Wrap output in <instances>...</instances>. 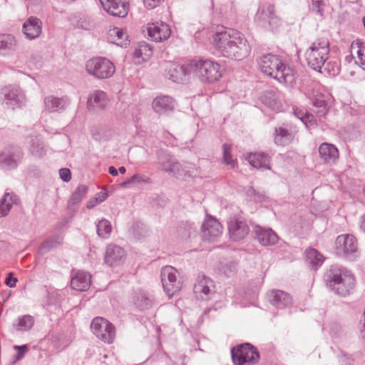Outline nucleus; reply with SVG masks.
<instances>
[{"label":"nucleus","instance_id":"f257e3e1","mask_svg":"<svg viewBox=\"0 0 365 365\" xmlns=\"http://www.w3.org/2000/svg\"><path fill=\"white\" fill-rule=\"evenodd\" d=\"M213 45L222 56L231 59L241 60L251 51L244 34L224 27L218 28L213 35Z\"/></svg>","mask_w":365,"mask_h":365},{"label":"nucleus","instance_id":"f03ea898","mask_svg":"<svg viewBox=\"0 0 365 365\" xmlns=\"http://www.w3.org/2000/svg\"><path fill=\"white\" fill-rule=\"evenodd\" d=\"M258 63L262 73L276 79L280 83L292 86L295 83L293 68L284 63L279 56L272 53L264 54L259 58Z\"/></svg>","mask_w":365,"mask_h":365},{"label":"nucleus","instance_id":"7ed1b4c3","mask_svg":"<svg viewBox=\"0 0 365 365\" xmlns=\"http://www.w3.org/2000/svg\"><path fill=\"white\" fill-rule=\"evenodd\" d=\"M190 70L203 83H215L222 76L224 68L211 59H194L189 63Z\"/></svg>","mask_w":365,"mask_h":365},{"label":"nucleus","instance_id":"20e7f679","mask_svg":"<svg viewBox=\"0 0 365 365\" xmlns=\"http://www.w3.org/2000/svg\"><path fill=\"white\" fill-rule=\"evenodd\" d=\"M330 43L327 38H321L314 41L305 52L308 66L313 70L322 72L321 69L329 58Z\"/></svg>","mask_w":365,"mask_h":365},{"label":"nucleus","instance_id":"39448f33","mask_svg":"<svg viewBox=\"0 0 365 365\" xmlns=\"http://www.w3.org/2000/svg\"><path fill=\"white\" fill-rule=\"evenodd\" d=\"M231 356L233 363L236 365L253 364L259 359L257 349L250 343L239 344L232 348Z\"/></svg>","mask_w":365,"mask_h":365},{"label":"nucleus","instance_id":"423d86ee","mask_svg":"<svg viewBox=\"0 0 365 365\" xmlns=\"http://www.w3.org/2000/svg\"><path fill=\"white\" fill-rule=\"evenodd\" d=\"M255 21L266 30L276 31L282 24L280 19L276 16L272 4L260 6L255 15Z\"/></svg>","mask_w":365,"mask_h":365},{"label":"nucleus","instance_id":"0eeeda50","mask_svg":"<svg viewBox=\"0 0 365 365\" xmlns=\"http://www.w3.org/2000/svg\"><path fill=\"white\" fill-rule=\"evenodd\" d=\"M86 71L98 78H110L115 72L114 64L108 58L97 57L88 60L86 64Z\"/></svg>","mask_w":365,"mask_h":365},{"label":"nucleus","instance_id":"6e6552de","mask_svg":"<svg viewBox=\"0 0 365 365\" xmlns=\"http://www.w3.org/2000/svg\"><path fill=\"white\" fill-rule=\"evenodd\" d=\"M91 329L97 338L108 344L114 341L115 329L113 324L107 319L98 317L91 323Z\"/></svg>","mask_w":365,"mask_h":365},{"label":"nucleus","instance_id":"1a4fd4ad","mask_svg":"<svg viewBox=\"0 0 365 365\" xmlns=\"http://www.w3.org/2000/svg\"><path fill=\"white\" fill-rule=\"evenodd\" d=\"M335 249L338 255L350 260L358 255V245L356 237L352 235H339L335 240Z\"/></svg>","mask_w":365,"mask_h":365},{"label":"nucleus","instance_id":"9d476101","mask_svg":"<svg viewBox=\"0 0 365 365\" xmlns=\"http://www.w3.org/2000/svg\"><path fill=\"white\" fill-rule=\"evenodd\" d=\"M178 277V271L173 267L166 266L161 270V282L169 297L175 294L181 289V282Z\"/></svg>","mask_w":365,"mask_h":365},{"label":"nucleus","instance_id":"9b49d317","mask_svg":"<svg viewBox=\"0 0 365 365\" xmlns=\"http://www.w3.org/2000/svg\"><path fill=\"white\" fill-rule=\"evenodd\" d=\"M24 156L21 148L16 145H9L0 153V167L6 170L16 168Z\"/></svg>","mask_w":365,"mask_h":365},{"label":"nucleus","instance_id":"f8f14e48","mask_svg":"<svg viewBox=\"0 0 365 365\" xmlns=\"http://www.w3.org/2000/svg\"><path fill=\"white\" fill-rule=\"evenodd\" d=\"M3 103L9 108L21 106L25 101L23 91L17 86L9 85L1 90Z\"/></svg>","mask_w":365,"mask_h":365},{"label":"nucleus","instance_id":"ddd939ff","mask_svg":"<svg viewBox=\"0 0 365 365\" xmlns=\"http://www.w3.org/2000/svg\"><path fill=\"white\" fill-rule=\"evenodd\" d=\"M201 232L205 240H215L222 233V226L217 219L207 215L201 226Z\"/></svg>","mask_w":365,"mask_h":365},{"label":"nucleus","instance_id":"4468645a","mask_svg":"<svg viewBox=\"0 0 365 365\" xmlns=\"http://www.w3.org/2000/svg\"><path fill=\"white\" fill-rule=\"evenodd\" d=\"M104 10L109 14L124 18L129 11L128 0H99Z\"/></svg>","mask_w":365,"mask_h":365},{"label":"nucleus","instance_id":"2eb2a0df","mask_svg":"<svg viewBox=\"0 0 365 365\" xmlns=\"http://www.w3.org/2000/svg\"><path fill=\"white\" fill-rule=\"evenodd\" d=\"M165 72L168 79L175 83H182L187 80V77L192 71L190 70L189 65L169 63L166 66Z\"/></svg>","mask_w":365,"mask_h":365},{"label":"nucleus","instance_id":"dca6fc26","mask_svg":"<svg viewBox=\"0 0 365 365\" xmlns=\"http://www.w3.org/2000/svg\"><path fill=\"white\" fill-rule=\"evenodd\" d=\"M292 124L285 123L275 128L274 143L278 145L285 146L292 142L297 130Z\"/></svg>","mask_w":365,"mask_h":365},{"label":"nucleus","instance_id":"f3484780","mask_svg":"<svg viewBox=\"0 0 365 365\" xmlns=\"http://www.w3.org/2000/svg\"><path fill=\"white\" fill-rule=\"evenodd\" d=\"M125 259V252L120 246L110 244L107 246L105 253V262L110 266H117L123 262Z\"/></svg>","mask_w":365,"mask_h":365},{"label":"nucleus","instance_id":"a211bd4d","mask_svg":"<svg viewBox=\"0 0 365 365\" xmlns=\"http://www.w3.org/2000/svg\"><path fill=\"white\" fill-rule=\"evenodd\" d=\"M22 32L27 39L37 38L42 33V21L36 16L29 17L23 24Z\"/></svg>","mask_w":365,"mask_h":365},{"label":"nucleus","instance_id":"6ab92c4d","mask_svg":"<svg viewBox=\"0 0 365 365\" xmlns=\"http://www.w3.org/2000/svg\"><path fill=\"white\" fill-rule=\"evenodd\" d=\"M147 29L148 36L157 42L168 39L171 34L170 26L163 22L149 24Z\"/></svg>","mask_w":365,"mask_h":365},{"label":"nucleus","instance_id":"aec40b11","mask_svg":"<svg viewBox=\"0 0 365 365\" xmlns=\"http://www.w3.org/2000/svg\"><path fill=\"white\" fill-rule=\"evenodd\" d=\"M228 230L232 240L238 241L247 235L249 227L243 220L238 218H231L228 221Z\"/></svg>","mask_w":365,"mask_h":365},{"label":"nucleus","instance_id":"412c9836","mask_svg":"<svg viewBox=\"0 0 365 365\" xmlns=\"http://www.w3.org/2000/svg\"><path fill=\"white\" fill-rule=\"evenodd\" d=\"M349 270L339 264L331 265L324 274V281L326 285L331 289L336 282L341 279Z\"/></svg>","mask_w":365,"mask_h":365},{"label":"nucleus","instance_id":"4be33fe9","mask_svg":"<svg viewBox=\"0 0 365 365\" xmlns=\"http://www.w3.org/2000/svg\"><path fill=\"white\" fill-rule=\"evenodd\" d=\"M152 106L155 113L165 114L174 110L176 102L171 96L161 95L154 98Z\"/></svg>","mask_w":365,"mask_h":365},{"label":"nucleus","instance_id":"5701e85b","mask_svg":"<svg viewBox=\"0 0 365 365\" xmlns=\"http://www.w3.org/2000/svg\"><path fill=\"white\" fill-rule=\"evenodd\" d=\"M355 281L354 274L349 271L341 277V279L336 282V284L331 287V290L338 295L346 296L349 294L351 290L354 287Z\"/></svg>","mask_w":365,"mask_h":365},{"label":"nucleus","instance_id":"b1692460","mask_svg":"<svg viewBox=\"0 0 365 365\" xmlns=\"http://www.w3.org/2000/svg\"><path fill=\"white\" fill-rule=\"evenodd\" d=\"M255 232L258 242L262 246H272L278 242L279 237L271 228L256 226Z\"/></svg>","mask_w":365,"mask_h":365},{"label":"nucleus","instance_id":"393cba45","mask_svg":"<svg viewBox=\"0 0 365 365\" xmlns=\"http://www.w3.org/2000/svg\"><path fill=\"white\" fill-rule=\"evenodd\" d=\"M269 302L277 309H284L292 304L291 296L282 290H272L267 294Z\"/></svg>","mask_w":365,"mask_h":365},{"label":"nucleus","instance_id":"a878e982","mask_svg":"<svg viewBox=\"0 0 365 365\" xmlns=\"http://www.w3.org/2000/svg\"><path fill=\"white\" fill-rule=\"evenodd\" d=\"M91 284V275L84 271H78L71 278V287L79 292H85L89 289Z\"/></svg>","mask_w":365,"mask_h":365},{"label":"nucleus","instance_id":"bb28decb","mask_svg":"<svg viewBox=\"0 0 365 365\" xmlns=\"http://www.w3.org/2000/svg\"><path fill=\"white\" fill-rule=\"evenodd\" d=\"M319 153L321 159L330 165L335 163L339 155L337 148L328 143H323L320 145Z\"/></svg>","mask_w":365,"mask_h":365},{"label":"nucleus","instance_id":"cd10ccee","mask_svg":"<svg viewBox=\"0 0 365 365\" xmlns=\"http://www.w3.org/2000/svg\"><path fill=\"white\" fill-rule=\"evenodd\" d=\"M194 292L196 294H203L209 298L215 292L213 281L205 275L199 276L194 285Z\"/></svg>","mask_w":365,"mask_h":365},{"label":"nucleus","instance_id":"c85d7f7f","mask_svg":"<svg viewBox=\"0 0 365 365\" xmlns=\"http://www.w3.org/2000/svg\"><path fill=\"white\" fill-rule=\"evenodd\" d=\"M153 54L152 47L146 42L142 41L137 44L133 51V59L135 63L140 64L148 61Z\"/></svg>","mask_w":365,"mask_h":365},{"label":"nucleus","instance_id":"c756f323","mask_svg":"<svg viewBox=\"0 0 365 365\" xmlns=\"http://www.w3.org/2000/svg\"><path fill=\"white\" fill-rule=\"evenodd\" d=\"M108 104V99L106 93L103 91L96 90L89 94L88 98V108H97L104 109Z\"/></svg>","mask_w":365,"mask_h":365},{"label":"nucleus","instance_id":"7c9ffc66","mask_svg":"<svg viewBox=\"0 0 365 365\" xmlns=\"http://www.w3.org/2000/svg\"><path fill=\"white\" fill-rule=\"evenodd\" d=\"M44 104L46 109L49 112H58L69 105V100L66 97L56 98L51 96L45 98Z\"/></svg>","mask_w":365,"mask_h":365},{"label":"nucleus","instance_id":"2f4dec72","mask_svg":"<svg viewBox=\"0 0 365 365\" xmlns=\"http://www.w3.org/2000/svg\"><path fill=\"white\" fill-rule=\"evenodd\" d=\"M17 48V41L11 34H0V53L7 56L14 53Z\"/></svg>","mask_w":365,"mask_h":365},{"label":"nucleus","instance_id":"473e14b6","mask_svg":"<svg viewBox=\"0 0 365 365\" xmlns=\"http://www.w3.org/2000/svg\"><path fill=\"white\" fill-rule=\"evenodd\" d=\"M246 159L253 168L270 170L269 157L267 154L264 153H250Z\"/></svg>","mask_w":365,"mask_h":365},{"label":"nucleus","instance_id":"72a5a7b5","mask_svg":"<svg viewBox=\"0 0 365 365\" xmlns=\"http://www.w3.org/2000/svg\"><path fill=\"white\" fill-rule=\"evenodd\" d=\"M19 202L18 196L14 192H5L0 200V217L7 215L14 205Z\"/></svg>","mask_w":365,"mask_h":365},{"label":"nucleus","instance_id":"f704fd0d","mask_svg":"<svg viewBox=\"0 0 365 365\" xmlns=\"http://www.w3.org/2000/svg\"><path fill=\"white\" fill-rule=\"evenodd\" d=\"M135 307L141 311L152 308L155 304L152 296L144 292L137 293L133 298Z\"/></svg>","mask_w":365,"mask_h":365},{"label":"nucleus","instance_id":"c9c22d12","mask_svg":"<svg viewBox=\"0 0 365 365\" xmlns=\"http://www.w3.org/2000/svg\"><path fill=\"white\" fill-rule=\"evenodd\" d=\"M305 259L307 263L313 269H317L322 265L324 261V257L322 254L314 248L306 250Z\"/></svg>","mask_w":365,"mask_h":365},{"label":"nucleus","instance_id":"e433bc0d","mask_svg":"<svg viewBox=\"0 0 365 365\" xmlns=\"http://www.w3.org/2000/svg\"><path fill=\"white\" fill-rule=\"evenodd\" d=\"M34 318L29 315L25 314L19 316L12 323L14 329L17 331H28L31 329L34 324Z\"/></svg>","mask_w":365,"mask_h":365},{"label":"nucleus","instance_id":"4c0bfd02","mask_svg":"<svg viewBox=\"0 0 365 365\" xmlns=\"http://www.w3.org/2000/svg\"><path fill=\"white\" fill-rule=\"evenodd\" d=\"M29 144V150L33 156L42 158L45 155L46 148L41 138L38 136H31Z\"/></svg>","mask_w":365,"mask_h":365},{"label":"nucleus","instance_id":"58836bf2","mask_svg":"<svg viewBox=\"0 0 365 365\" xmlns=\"http://www.w3.org/2000/svg\"><path fill=\"white\" fill-rule=\"evenodd\" d=\"M312 105L314 108L313 112L320 121H322L328 113V108L324 96H317L312 100Z\"/></svg>","mask_w":365,"mask_h":365},{"label":"nucleus","instance_id":"ea45409f","mask_svg":"<svg viewBox=\"0 0 365 365\" xmlns=\"http://www.w3.org/2000/svg\"><path fill=\"white\" fill-rule=\"evenodd\" d=\"M260 101L274 110H279L281 105L274 91H266L260 96Z\"/></svg>","mask_w":365,"mask_h":365},{"label":"nucleus","instance_id":"a19ab883","mask_svg":"<svg viewBox=\"0 0 365 365\" xmlns=\"http://www.w3.org/2000/svg\"><path fill=\"white\" fill-rule=\"evenodd\" d=\"M111 232L112 225L108 220L103 218L96 222V233L100 238L107 240L110 237Z\"/></svg>","mask_w":365,"mask_h":365},{"label":"nucleus","instance_id":"79ce46f5","mask_svg":"<svg viewBox=\"0 0 365 365\" xmlns=\"http://www.w3.org/2000/svg\"><path fill=\"white\" fill-rule=\"evenodd\" d=\"M294 115L299 119L307 128L314 127L317 124L316 117L309 113L307 111H304L301 109H295L294 111Z\"/></svg>","mask_w":365,"mask_h":365},{"label":"nucleus","instance_id":"37998d69","mask_svg":"<svg viewBox=\"0 0 365 365\" xmlns=\"http://www.w3.org/2000/svg\"><path fill=\"white\" fill-rule=\"evenodd\" d=\"M151 179L143 173H136L120 183L122 187H128L131 184H150Z\"/></svg>","mask_w":365,"mask_h":365},{"label":"nucleus","instance_id":"c03bdc74","mask_svg":"<svg viewBox=\"0 0 365 365\" xmlns=\"http://www.w3.org/2000/svg\"><path fill=\"white\" fill-rule=\"evenodd\" d=\"M88 192V187L85 185H78L72 193L68 203V207L78 204Z\"/></svg>","mask_w":365,"mask_h":365},{"label":"nucleus","instance_id":"a18cd8bd","mask_svg":"<svg viewBox=\"0 0 365 365\" xmlns=\"http://www.w3.org/2000/svg\"><path fill=\"white\" fill-rule=\"evenodd\" d=\"M110 35L115 36V43L121 46L127 44L128 35L122 29L114 28L110 31Z\"/></svg>","mask_w":365,"mask_h":365},{"label":"nucleus","instance_id":"49530a36","mask_svg":"<svg viewBox=\"0 0 365 365\" xmlns=\"http://www.w3.org/2000/svg\"><path fill=\"white\" fill-rule=\"evenodd\" d=\"M168 164L164 167L163 169V171L168 173L177 178L182 175L181 171V165L177 162L174 158L172 159L171 161H168Z\"/></svg>","mask_w":365,"mask_h":365},{"label":"nucleus","instance_id":"de8ad7c7","mask_svg":"<svg viewBox=\"0 0 365 365\" xmlns=\"http://www.w3.org/2000/svg\"><path fill=\"white\" fill-rule=\"evenodd\" d=\"M231 147L228 144L223 145V160L225 163L230 165L232 169H235L237 166V161L233 159L230 155Z\"/></svg>","mask_w":365,"mask_h":365},{"label":"nucleus","instance_id":"09e8293b","mask_svg":"<svg viewBox=\"0 0 365 365\" xmlns=\"http://www.w3.org/2000/svg\"><path fill=\"white\" fill-rule=\"evenodd\" d=\"M246 195L250 201L255 202H262L264 200L265 196L253 188L249 187L246 190Z\"/></svg>","mask_w":365,"mask_h":365},{"label":"nucleus","instance_id":"8fccbe9b","mask_svg":"<svg viewBox=\"0 0 365 365\" xmlns=\"http://www.w3.org/2000/svg\"><path fill=\"white\" fill-rule=\"evenodd\" d=\"M58 244L57 240L56 238H50L45 240L41 245L39 246L38 252L43 255L48 252H49L53 248L56 247Z\"/></svg>","mask_w":365,"mask_h":365},{"label":"nucleus","instance_id":"3c124183","mask_svg":"<svg viewBox=\"0 0 365 365\" xmlns=\"http://www.w3.org/2000/svg\"><path fill=\"white\" fill-rule=\"evenodd\" d=\"M158 163L160 165V168L163 170L173 158L168 152L166 150H160L157 153Z\"/></svg>","mask_w":365,"mask_h":365},{"label":"nucleus","instance_id":"603ef678","mask_svg":"<svg viewBox=\"0 0 365 365\" xmlns=\"http://www.w3.org/2000/svg\"><path fill=\"white\" fill-rule=\"evenodd\" d=\"M325 3L323 0H312L311 11L319 15L324 16V8Z\"/></svg>","mask_w":365,"mask_h":365},{"label":"nucleus","instance_id":"864d4df0","mask_svg":"<svg viewBox=\"0 0 365 365\" xmlns=\"http://www.w3.org/2000/svg\"><path fill=\"white\" fill-rule=\"evenodd\" d=\"M98 195H103V198H98V197H95L93 198L90 199L86 205V207L88 209H92L94 207H96L97 205L100 204L103 201H104L108 195L106 193L103 192H98Z\"/></svg>","mask_w":365,"mask_h":365},{"label":"nucleus","instance_id":"5fc2aeb1","mask_svg":"<svg viewBox=\"0 0 365 365\" xmlns=\"http://www.w3.org/2000/svg\"><path fill=\"white\" fill-rule=\"evenodd\" d=\"M14 349L18 351V353L14 356V361H18L24 358L26 351H28V346L26 344L24 345H15L14 346Z\"/></svg>","mask_w":365,"mask_h":365},{"label":"nucleus","instance_id":"6e6d98bb","mask_svg":"<svg viewBox=\"0 0 365 365\" xmlns=\"http://www.w3.org/2000/svg\"><path fill=\"white\" fill-rule=\"evenodd\" d=\"M357 55L358 60L356 61V63L365 70V46H358Z\"/></svg>","mask_w":365,"mask_h":365},{"label":"nucleus","instance_id":"4d7b16f0","mask_svg":"<svg viewBox=\"0 0 365 365\" xmlns=\"http://www.w3.org/2000/svg\"><path fill=\"white\" fill-rule=\"evenodd\" d=\"M59 175L63 182H69L71 179V173L68 168H61L59 170Z\"/></svg>","mask_w":365,"mask_h":365},{"label":"nucleus","instance_id":"13d9d810","mask_svg":"<svg viewBox=\"0 0 365 365\" xmlns=\"http://www.w3.org/2000/svg\"><path fill=\"white\" fill-rule=\"evenodd\" d=\"M17 281H18L16 277H14L13 273L10 272L8 274V275L6 278L5 284L9 287L13 288V287H16Z\"/></svg>","mask_w":365,"mask_h":365},{"label":"nucleus","instance_id":"bf43d9fd","mask_svg":"<svg viewBox=\"0 0 365 365\" xmlns=\"http://www.w3.org/2000/svg\"><path fill=\"white\" fill-rule=\"evenodd\" d=\"M108 173L113 176H117L118 174V170L114 166H110L108 168Z\"/></svg>","mask_w":365,"mask_h":365},{"label":"nucleus","instance_id":"052dcab7","mask_svg":"<svg viewBox=\"0 0 365 365\" xmlns=\"http://www.w3.org/2000/svg\"><path fill=\"white\" fill-rule=\"evenodd\" d=\"M112 130L108 128H105V140H108L112 136Z\"/></svg>","mask_w":365,"mask_h":365},{"label":"nucleus","instance_id":"680f3d73","mask_svg":"<svg viewBox=\"0 0 365 365\" xmlns=\"http://www.w3.org/2000/svg\"><path fill=\"white\" fill-rule=\"evenodd\" d=\"M360 227L365 232V213L360 218Z\"/></svg>","mask_w":365,"mask_h":365},{"label":"nucleus","instance_id":"e2e57ef3","mask_svg":"<svg viewBox=\"0 0 365 365\" xmlns=\"http://www.w3.org/2000/svg\"><path fill=\"white\" fill-rule=\"evenodd\" d=\"M118 171L120 174H124L126 172V169L124 166H121L119 168Z\"/></svg>","mask_w":365,"mask_h":365},{"label":"nucleus","instance_id":"0e129e2a","mask_svg":"<svg viewBox=\"0 0 365 365\" xmlns=\"http://www.w3.org/2000/svg\"><path fill=\"white\" fill-rule=\"evenodd\" d=\"M27 1L31 4H38L41 0H27Z\"/></svg>","mask_w":365,"mask_h":365},{"label":"nucleus","instance_id":"69168bd1","mask_svg":"<svg viewBox=\"0 0 365 365\" xmlns=\"http://www.w3.org/2000/svg\"><path fill=\"white\" fill-rule=\"evenodd\" d=\"M96 197H98V198H103V195H98V194L96 195Z\"/></svg>","mask_w":365,"mask_h":365},{"label":"nucleus","instance_id":"338daca9","mask_svg":"<svg viewBox=\"0 0 365 365\" xmlns=\"http://www.w3.org/2000/svg\"><path fill=\"white\" fill-rule=\"evenodd\" d=\"M364 195H365V186H364Z\"/></svg>","mask_w":365,"mask_h":365},{"label":"nucleus","instance_id":"774afa93","mask_svg":"<svg viewBox=\"0 0 365 365\" xmlns=\"http://www.w3.org/2000/svg\"><path fill=\"white\" fill-rule=\"evenodd\" d=\"M363 58L365 59V56H363Z\"/></svg>","mask_w":365,"mask_h":365}]
</instances>
